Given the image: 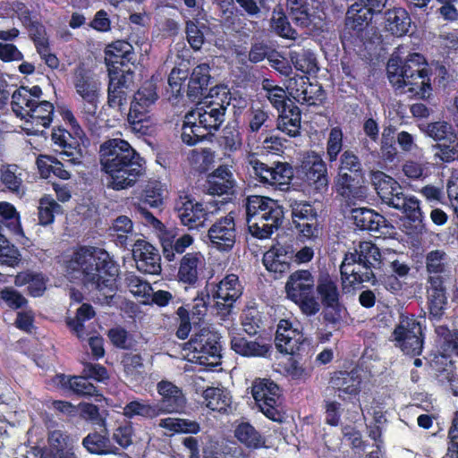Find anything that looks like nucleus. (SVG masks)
<instances>
[{
    "label": "nucleus",
    "instance_id": "f257e3e1",
    "mask_svg": "<svg viewBox=\"0 0 458 458\" xmlns=\"http://www.w3.org/2000/svg\"><path fill=\"white\" fill-rule=\"evenodd\" d=\"M81 270L84 284L95 291L93 301L113 306L118 291L119 266L100 248L81 246L72 255L70 267Z\"/></svg>",
    "mask_w": 458,
    "mask_h": 458
},
{
    "label": "nucleus",
    "instance_id": "f03ea898",
    "mask_svg": "<svg viewBox=\"0 0 458 458\" xmlns=\"http://www.w3.org/2000/svg\"><path fill=\"white\" fill-rule=\"evenodd\" d=\"M371 181L382 202L405 215L404 226L410 234L422 235L427 232L420 201L416 197L405 195L401 185L384 172H373Z\"/></svg>",
    "mask_w": 458,
    "mask_h": 458
},
{
    "label": "nucleus",
    "instance_id": "7ed1b4c3",
    "mask_svg": "<svg viewBox=\"0 0 458 458\" xmlns=\"http://www.w3.org/2000/svg\"><path fill=\"white\" fill-rule=\"evenodd\" d=\"M386 71L389 81L396 88H406V92L418 98L427 99L430 97L431 72L421 54H410L405 60L391 58Z\"/></svg>",
    "mask_w": 458,
    "mask_h": 458
},
{
    "label": "nucleus",
    "instance_id": "20e7f679",
    "mask_svg": "<svg viewBox=\"0 0 458 458\" xmlns=\"http://www.w3.org/2000/svg\"><path fill=\"white\" fill-rule=\"evenodd\" d=\"M380 262V250L371 242H360L353 252H346L340 266L344 293L359 289L362 283L375 281L373 268Z\"/></svg>",
    "mask_w": 458,
    "mask_h": 458
},
{
    "label": "nucleus",
    "instance_id": "39448f33",
    "mask_svg": "<svg viewBox=\"0 0 458 458\" xmlns=\"http://www.w3.org/2000/svg\"><path fill=\"white\" fill-rule=\"evenodd\" d=\"M211 80L208 64L197 65L190 73L188 69L174 67L168 76L167 99L178 105L186 96L191 102L200 100L207 93Z\"/></svg>",
    "mask_w": 458,
    "mask_h": 458
},
{
    "label": "nucleus",
    "instance_id": "423d86ee",
    "mask_svg": "<svg viewBox=\"0 0 458 458\" xmlns=\"http://www.w3.org/2000/svg\"><path fill=\"white\" fill-rule=\"evenodd\" d=\"M284 211L278 202L269 197L251 195L246 200L248 229L258 239L269 238L283 223Z\"/></svg>",
    "mask_w": 458,
    "mask_h": 458
},
{
    "label": "nucleus",
    "instance_id": "0eeeda50",
    "mask_svg": "<svg viewBox=\"0 0 458 458\" xmlns=\"http://www.w3.org/2000/svg\"><path fill=\"white\" fill-rule=\"evenodd\" d=\"M225 120V112L206 102L199 103L194 111L186 114L181 139L184 144L194 146L217 131Z\"/></svg>",
    "mask_w": 458,
    "mask_h": 458
},
{
    "label": "nucleus",
    "instance_id": "6e6552de",
    "mask_svg": "<svg viewBox=\"0 0 458 458\" xmlns=\"http://www.w3.org/2000/svg\"><path fill=\"white\" fill-rule=\"evenodd\" d=\"M72 83L75 92L82 99L81 113L89 130L97 125V112L101 92V83L96 74L84 64H78L72 73Z\"/></svg>",
    "mask_w": 458,
    "mask_h": 458
},
{
    "label": "nucleus",
    "instance_id": "1a4fd4ad",
    "mask_svg": "<svg viewBox=\"0 0 458 458\" xmlns=\"http://www.w3.org/2000/svg\"><path fill=\"white\" fill-rule=\"evenodd\" d=\"M366 0L352 4L346 13L344 27L340 34L344 48L361 47L369 42L368 27L376 13H380Z\"/></svg>",
    "mask_w": 458,
    "mask_h": 458
},
{
    "label": "nucleus",
    "instance_id": "9d476101",
    "mask_svg": "<svg viewBox=\"0 0 458 458\" xmlns=\"http://www.w3.org/2000/svg\"><path fill=\"white\" fill-rule=\"evenodd\" d=\"M262 89L266 91V98L271 106L278 112L277 129L291 138L299 136L301 111L290 99L286 90L280 86L272 85L269 80L262 82Z\"/></svg>",
    "mask_w": 458,
    "mask_h": 458
},
{
    "label": "nucleus",
    "instance_id": "9b49d317",
    "mask_svg": "<svg viewBox=\"0 0 458 458\" xmlns=\"http://www.w3.org/2000/svg\"><path fill=\"white\" fill-rule=\"evenodd\" d=\"M315 276L309 269H298L291 273L284 286L286 298L308 317L316 315L320 310V304L315 297Z\"/></svg>",
    "mask_w": 458,
    "mask_h": 458
},
{
    "label": "nucleus",
    "instance_id": "f8f14e48",
    "mask_svg": "<svg viewBox=\"0 0 458 458\" xmlns=\"http://www.w3.org/2000/svg\"><path fill=\"white\" fill-rule=\"evenodd\" d=\"M207 299L212 298L213 309L224 319L234 308L235 302L242 296L244 287L236 274L225 275L218 283L207 282Z\"/></svg>",
    "mask_w": 458,
    "mask_h": 458
},
{
    "label": "nucleus",
    "instance_id": "ddd939ff",
    "mask_svg": "<svg viewBox=\"0 0 458 458\" xmlns=\"http://www.w3.org/2000/svg\"><path fill=\"white\" fill-rule=\"evenodd\" d=\"M424 329L420 319L414 314H401L389 339L404 354L419 356L423 350Z\"/></svg>",
    "mask_w": 458,
    "mask_h": 458
},
{
    "label": "nucleus",
    "instance_id": "4468645a",
    "mask_svg": "<svg viewBox=\"0 0 458 458\" xmlns=\"http://www.w3.org/2000/svg\"><path fill=\"white\" fill-rule=\"evenodd\" d=\"M62 117L72 132L62 127H55L52 131V140L63 148L61 151L63 159H64V156H66L69 157L66 160L71 164L81 165L83 157L81 140L85 136L84 131L70 109L63 110Z\"/></svg>",
    "mask_w": 458,
    "mask_h": 458
},
{
    "label": "nucleus",
    "instance_id": "2eb2a0df",
    "mask_svg": "<svg viewBox=\"0 0 458 458\" xmlns=\"http://www.w3.org/2000/svg\"><path fill=\"white\" fill-rule=\"evenodd\" d=\"M326 160L332 165L339 158L338 174L363 175L359 157L351 149L344 150V132L340 126L330 129L326 142Z\"/></svg>",
    "mask_w": 458,
    "mask_h": 458
},
{
    "label": "nucleus",
    "instance_id": "dca6fc26",
    "mask_svg": "<svg viewBox=\"0 0 458 458\" xmlns=\"http://www.w3.org/2000/svg\"><path fill=\"white\" fill-rule=\"evenodd\" d=\"M251 394L260 411L269 420L282 422V391L270 378H256L251 386Z\"/></svg>",
    "mask_w": 458,
    "mask_h": 458
},
{
    "label": "nucleus",
    "instance_id": "f3484780",
    "mask_svg": "<svg viewBox=\"0 0 458 458\" xmlns=\"http://www.w3.org/2000/svg\"><path fill=\"white\" fill-rule=\"evenodd\" d=\"M219 209L217 202L196 201L191 195L180 196L175 203V211L182 225L191 229L203 227L210 216Z\"/></svg>",
    "mask_w": 458,
    "mask_h": 458
},
{
    "label": "nucleus",
    "instance_id": "a211bd4d",
    "mask_svg": "<svg viewBox=\"0 0 458 458\" xmlns=\"http://www.w3.org/2000/svg\"><path fill=\"white\" fill-rule=\"evenodd\" d=\"M292 225L298 239L305 242L318 238L319 224L316 208L305 200L290 199Z\"/></svg>",
    "mask_w": 458,
    "mask_h": 458
},
{
    "label": "nucleus",
    "instance_id": "6ab92c4d",
    "mask_svg": "<svg viewBox=\"0 0 458 458\" xmlns=\"http://www.w3.org/2000/svg\"><path fill=\"white\" fill-rule=\"evenodd\" d=\"M105 173L109 175L107 186L114 191L132 187L145 173V160L139 153L122 163H113Z\"/></svg>",
    "mask_w": 458,
    "mask_h": 458
},
{
    "label": "nucleus",
    "instance_id": "aec40b11",
    "mask_svg": "<svg viewBox=\"0 0 458 458\" xmlns=\"http://www.w3.org/2000/svg\"><path fill=\"white\" fill-rule=\"evenodd\" d=\"M298 173L315 191L319 193L327 191L329 185L327 166L320 154L313 150L308 151L302 157Z\"/></svg>",
    "mask_w": 458,
    "mask_h": 458
},
{
    "label": "nucleus",
    "instance_id": "412c9836",
    "mask_svg": "<svg viewBox=\"0 0 458 458\" xmlns=\"http://www.w3.org/2000/svg\"><path fill=\"white\" fill-rule=\"evenodd\" d=\"M184 349L195 353L194 358L199 360V363L213 364L214 361H209L210 358L214 360L221 358L220 335L209 328L203 327L185 343Z\"/></svg>",
    "mask_w": 458,
    "mask_h": 458
},
{
    "label": "nucleus",
    "instance_id": "4be33fe9",
    "mask_svg": "<svg viewBox=\"0 0 458 458\" xmlns=\"http://www.w3.org/2000/svg\"><path fill=\"white\" fill-rule=\"evenodd\" d=\"M328 383L342 402L352 403L361 410L360 403L361 380L354 371H334Z\"/></svg>",
    "mask_w": 458,
    "mask_h": 458
},
{
    "label": "nucleus",
    "instance_id": "5701e85b",
    "mask_svg": "<svg viewBox=\"0 0 458 458\" xmlns=\"http://www.w3.org/2000/svg\"><path fill=\"white\" fill-rule=\"evenodd\" d=\"M426 298L428 319L433 324L439 322L448 305L446 282L437 277L427 279Z\"/></svg>",
    "mask_w": 458,
    "mask_h": 458
},
{
    "label": "nucleus",
    "instance_id": "b1692460",
    "mask_svg": "<svg viewBox=\"0 0 458 458\" xmlns=\"http://www.w3.org/2000/svg\"><path fill=\"white\" fill-rule=\"evenodd\" d=\"M158 95L157 85L152 81L144 82L135 93L128 113V121L131 124L141 123L148 120L149 107L157 101Z\"/></svg>",
    "mask_w": 458,
    "mask_h": 458
},
{
    "label": "nucleus",
    "instance_id": "393cba45",
    "mask_svg": "<svg viewBox=\"0 0 458 458\" xmlns=\"http://www.w3.org/2000/svg\"><path fill=\"white\" fill-rule=\"evenodd\" d=\"M158 95L157 85L152 81L144 82L135 93L128 113V121L131 124L141 123L148 120L149 107L157 101Z\"/></svg>",
    "mask_w": 458,
    "mask_h": 458
},
{
    "label": "nucleus",
    "instance_id": "a878e982",
    "mask_svg": "<svg viewBox=\"0 0 458 458\" xmlns=\"http://www.w3.org/2000/svg\"><path fill=\"white\" fill-rule=\"evenodd\" d=\"M292 255V244L276 243L263 254L262 264L267 272L274 275L276 279L281 278L291 270Z\"/></svg>",
    "mask_w": 458,
    "mask_h": 458
},
{
    "label": "nucleus",
    "instance_id": "bb28decb",
    "mask_svg": "<svg viewBox=\"0 0 458 458\" xmlns=\"http://www.w3.org/2000/svg\"><path fill=\"white\" fill-rule=\"evenodd\" d=\"M138 152L123 139L114 138L104 141L99 147V157L104 172L112 168L113 163H122Z\"/></svg>",
    "mask_w": 458,
    "mask_h": 458
},
{
    "label": "nucleus",
    "instance_id": "cd10ccee",
    "mask_svg": "<svg viewBox=\"0 0 458 458\" xmlns=\"http://www.w3.org/2000/svg\"><path fill=\"white\" fill-rule=\"evenodd\" d=\"M132 256L139 271L149 275L160 274L161 256L158 250L148 242L143 239L136 240L132 248Z\"/></svg>",
    "mask_w": 458,
    "mask_h": 458
},
{
    "label": "nucleus",
    "instance_id": "c85d7f7f",
    "mask_svg": "<svg viewBox=\"0 0 458 458\" xmlns=\"http://www.w3.org/2000/svg\"><path fill=\"white\" fill-rule=\"evenodd\" d=\"M236 182L226 165H220L206 176L203 190L212 196H230L235 192Z\"/></svg>",
    "mask_w": 458,
    "mask_h": 458
},
{
    "label": "nucleus",
    "instance_id": "c756f323",
    "mask_svg": "<svg viewBox=\"0 0 458 458\" xmlns=\"http://www.w3.org/2000/svg\"><path fill=\"white\" fill-rule=\"evenodd\" d=\"M157 391L161 396L158 408L161 414L182 413L187 403L182 390L168 380H161L157 385Z\"/></svg>",
    "mask_w": 458,
    "mask_h": 458
},
{
    "label": "nucleus",
    "instance_id": "7c9ffc66",
    "mask_svg": "<svg viewBox=\"0 0 458 458\" xmlns=\"http://www.w3.org/2000/svg\"><path fill=\"white\" fill-rule=\"evenodd\" d=\"M109 83L107 89V105L111 108L122 111L127 102V92L133 78V72L126 70L119 72L109 71Z\"/></svg>",
    "mask_w": 458,
    "mask_h": 458
},
{
    "label": "nucleus",
    "instance_id": "2f4dec72",
    "mask_svg": "<svg viewBox=\"0 0 458 458\" xmlns=\"http://www.w3.org/2000/svg\"><path fill=\"white\" fill-rule=\"evenodd\" d=\"M134 52L132 46L124 40H117L109 45L105 51V62L107 71L123 72L131 71L130 64H133Z\"/></svg>",
    "mask_w": 458,
    "mask_h": 458
},
{
    "label": "nucleus",
    "instance_id": "473e14b6",
    "mask_svg": "<svg viewBox=\"0 0 458 458\" xmlns=\"http://www.w3.org/2000/svg\"><path fill=\"white\" fill-rule=\"evenodd\" d=\"M211 243L219 250H230L236 239L233 216L227 215L216 221L208 231Z\"/></svg>",
    "mask_w": 458,
    "mask_h": 458
},
{
    "label": "nucleus",
    "instance_id": "72a5a7b5",
    "mask_svg": "<svg viewBox=\"0 0 458 458\" xmlns=\"http://www.w3.org/2000/svg\"><path fill=\"white\" fill-rule=\"evenodd\" d=\"M205 266V257L200 251L184 254L180 259L177 272L178 281L190 286H195Z\"/></svg>",
    "mask_w": 458,
    "mask_h": 458
},
{
    "label": "nucleus",
    "instance_id": "f704fd0d",
    "mask_svg": "<svg viewBox=\"0 0 458 458\" xmlns=\"http://www.w3.org/2000/svg\"><path fill=\"white\" fill-rule=\"evenodd\" d=\"M230 346L236 354L242 357L268 358L271 355L270 344L250 340L240 332L230 335Z\"/></svg>",
    "mask_w": 458,
    "mask_h": 458
},
{
    "label": "nucleus",
    "instance_id": "c9c22d12",
    "mask_svg": "<svg viewBox=\"0 0 458 458\" xmlns=\"http://www.w3.org/2000/svg\"><path fill=\"white\" fill-rule=\"evenodd\" d=\"M438 383L449 386L454 396H458V375L455 372V363L447 353L435 355L431 361Z\"/></svg>",
    "mask_w": 458,
    "mask_h": 458
},
{
    "label": "nucleus",
    "instance_id": "e433bc0d",
    "mask_svg": "<svg viewBox=\"0 0 458 458\" xmlns=\"http://www.w3.org/2000/svg\"><path fill=\"white\" fill-rule=\"evenodd\" d=\"M158 239L162 247L163 257L167 261H174L177 254L184 253L194 241L193 237L187 233L176 238L175 232L169 229L164 230Z\"/></svg>",
    "mask_w": 458,
    "mask_h": 458
},
{
    "label": "nucleus",
    "instance_id": "4c0bfd02",
    "mask_svg": "<svg viewBox=\"0 0 458 458\" xmlns=\"http://www.w3.org/2000/svg\"><path fill=\"white\" fill-rule=\"evenodd\" d=\"M362 175L348 173L338 174L335 180L336 192L347 201L363 200L367 197V187L360 184Z\"/></svg>",
    "mask_w": 458,
    "mask_h": 458
},
{
    "label": "nucleus",
    "instance_id": "58836bf2",
    "mask_svg": "<svg viewBox=\"0 0 458 458\" xmlns=\"http://www.w3.org/2000/svg\"><path fill=\"white\" fill-rule=\"evenodd\" d=\"M59 157L60 159L48 155H39L38 157L36 163L42 178L47 179L51 174L62 180H69L71 178V173L67 170V167L74 165L65 160L69 159L66 156H64V159H63L61 153Z\"/></svg>",
    "mask_w": 458,
    "mask_h": 458
},
{
    "label": "nucleus",
    "instance_id": "ea45409f",
    "mask_svg": "<svg viewBox=\"0 0 458 458\" xmlns=\"http://www.w3.org/2000/svg\"><path fill=\"white\" fill-rule=\"evenodd\" d=\"M41 96L42 89L38 85L32 88L21 86L12 95V109L17 116L26 117L29 108L33 107Z\"/></svg>",
    "mask_w": 458,
    "mask_h": 458
},
{
    "label": "nucleus",
    "instance_id": "a19ab883",
    "mask_svg": "<svg viewBox=\"0 0 458 458\" xmlns=\"http://www.w3.org/2000/svg\"><path fill=\"white\" fill-rule=\"evenodd\" d=\"M290 95L300 104L307 106H321L326 99V92L318 83H311L309 78L301 79V84L292 89Z\"/></svg>",
    "mask_w": 458,
    "mask_h": 458
},
{
    "label": "nucleus",
    "instance_id": "79ce46f5",
    "mask_svg": "<svg viewBox=\"0 0 458 458\" xmlns=\"http://www.w3.org/2000/svg\"><path fill=\"white\" fill-rule=\"evenodd\" d=\"M385 29L393 36L403 37L409 32L411 20L409 13L401 7H394L385 13Z\"/></svg>",
    "mask_w": 458,
    "mask_h": 458
},
{
    "label": "nucleus",
    "instance_id": "37998d69",
    "mask_svg": "<svg viewBox=\"0 0 458 458\" xmlns=\"http://www.w3.org/2000/svg\"><path fill=\"white\" fill-rule=\"evenodd\" d=\"M425 267L428 273V278H440L446 282L449 277L448 256L443 250H434L428 251L425 256Z\"/></svg>",
    "mask_w": 458,
    "mask_h": 458
},
{
    "label": "nucleus",
    "instance_id": "c03bdc74",
    "mask_svg": "<svg viewBox=\"0 0 458 458\" xmlns=\"http://www.w3.org/2000/svg\"><path fill=\"white\" fill-rule=\"evenodd\" d=\"M302 337V332L293 327L290 319L282 318L276 325L275 345L280 353H289V346L295 340Z\"/></svg>",
    "mask_w": 458,
    "mask_h": 458
},
{
    "label": "nucleus",
    "instance_id": "a18cd8bd",
    "mask_svg": "<svg viewBox=\"0 0 458 458\" xmlns=\"http://www.w3.org/2000/svg\"><path fill=\"white\" fill-rule=\"evenodd\" d=\"M354 225L362 231L378 232L386 224V218L369 208H356L351 211Z\"/></svg>",
    "mask_w": 458,
    "mask_h": 458
},
{
    "label": "nucleus",
    "instance_id": "49530a36",
    "mask_svg": "<svg viewBox=\"0 0 458 458\" xmlns=\"http://www.w3.org/2000/svg\"><path fill=\"white\" fill-rule=\"evenodd\" d=\"M83 447L92 454H120V448L111 443L107 436L94 431L82 439Z\"/></svg>",
    "mask_w": 458,
    "mask_h": 458
},
{
    "label": "nucleus",
    "instance_id": "de8ad7c7",
    "mask_svg": "<svg viewBox=\"0 0 458 458\" xmlns=\"http://www.w3.org/2000/svg\"><path fill=\"white\" fill-rule=\"evenodd\" d=\"M268 318L256 308H249L241 316V324L243 331L249 336H254L266 331Z\"/></svg>",
    "mask_w": 458,
    "mask_h": 458
},
{
    "label": "nucleus",
    "instance_id": "09e8293b",
    "mask_svg": "<svg viewBox=\"0 0 458 458\" xmlns=\"http://www.w3.org/2000/svg\"><path fill=\"white\" fill-rule=\"evenodd\" d=\"M435 333L441 353L458 356V329H451L446 325H435Z\"/></svg>",
    "mask_w": 458,
    "mask_h": 458
},
{
    "label": "nucleus",
    "instance_id": "8fccbe9b",
    "mask_svg": "<svg viewBox=\"0 0 458 458\" xmlns=\"http://www.w3.org/2000/svg\"><path fill=\"white\" fill-rule=\"evenodd\" d=\"M54 105L47 100H38L33 107L29 108L28 121L36 126L47 128L53 121Z\"/></svg>",
    "mask_w": 458,
    "mask_h": 458
},
{
    "label": "nucleus",
    "instance_id": "3c124183",
    "mask_svg": "<svg viewBox=\"0 0 458 458\" xmlns=\"http://www.w3.org/2000/svg\"><path fill=\"white\" fill-rule=\"evenodd\" d=\"M63 212V208L51 195L45 194L39 199L38 207V224L43 226L52 225L55 215Z\"/></svg>",
    "mask_w": 458,
    "mask_h": 458
},
{
    "label": "nucleus",
    "instance_id": "603ef678",
    "mask_svg": "<svg viewBox=\"0 0 458 458\" xmlns=\"http://www.w3.org/2000/svg\"><path fill=\"white\" fill-rule=\"evenodd\" d=\"M236 439L248 448L258 449L264 441L261 435L250 422H241L234 429Z\"/></svg>",
    "mask_w": 458,
    "mask_h": 458
},
{
    "label": "nucleus",
    "instance_id": "864d4df0",
    "mask_svg": "<svg viewBox=\"0 0 458 458\" xmlns=\"http://www.w3.org/2000/svg\"><path fill=\"white\" fill-rule=\"evenodd\" d=\"M290 59L294 68L304 74L316 73L318 71L317 58L310 49L291 51Z\"/></svg>",
    "mask_w": 458,
    "mask_h": 458
},
{
    "label": "nucleus",
    "instance_id": "5fc2aeb1",
    "mask_svg": "<svg viewBox=\"0 0 458 458\" xmlns=\"http://www.w3.org/2000/svg\"><path fill=\"white\" fill-rule=\"evenodd\" d=\"M159 411L158 404H150L142 401L133 400L123 407V414L130 420L136 416L154 419L160 415Z\"/></svg>",
    "mask_w": 458,
    "mask_h": 458
},
{
    "label": "nucleus",
    "instance_id": "6e6d98bb",
    "mask_svg": "<svg viewBox=\"0 0 458 458\" xmlns=\"http://www.w3.org/2000/svg\"><path fill=\"white\" fill-rule=\"evenodd\" d=\"M158 426L177 434H198L200 431L199 424L189 419L168 417L160 420Z\"/></svg>",
    "mask_w": 458,
    "mask_h": 458
},
{
    "label": "nucleus",
    "instance_id": "4d7b16f0",
    "mask_svg": "<svg viewBox=\"0 0 458 458\" xmlns=\"http://www.w3.org/2000/svg\"><path fill=\"white\" fill-rule=\"evenodd\" d=\"M202 98L203 102L226 113L232 101V93L226 85L220 84L210 88Z\"/></svg>",
    "mask_w": 458,
    "mask_h": 458
},
{
    "label": "nucleus",
    "instance_id": "13d9d810",
    "mask_svg": "<svg viewBox=\"0 0 458 458\" xmlns=\"http://www.w3.org/2000/svg\"><path fill=\"white\" fill-rule=\"evenodd\" d=\"M315 289L323 306H336L341 303L337 284L328 276L320 278Z\"/></svg>",
    "mask_w": 458,
    "mask_h": 458
},
{
    "label": "nucleus",
    "instance_id": "bf43d9fd",
    "mask_svg": "<svg viewBox=\"0 0 458 458\" xmlns=\"http://www.w3.org/2000/svg\"><path fill=\"white\" fill-rule=\"evenodd\" d=\"M434 160L437 164H449L458 160V135L445 142H437L432 146Z\"/></svg>",
    "mask_w": 458,
    "mask_h": 458
},
{
    "label": "nucleus",
    "instance_id": "052dcab7",
    "mask_svg": "<svg viewBox=\"0 0 458 458\" xmlns=\"http://www.w3.org/2000/svg\"><path fill=\"white\" fill-rule=\"evenodd\" d=\"M289 353L296 360L302 361V365H310L316 352V345L311 339L304 337L295 340L289 346Z\"/></svg>",
    "mask_w": 458,
    "mask_h": 458
},
{
    "label": "nucleus",
    "instance_id": "680f3d73",
    "mask_svg": "<svg viewBox=\"0 0 458 458\" xmlns=\"http://www.w3.org/2000/svg\"><path fill=\"white\" fill-rule=\"evenodd\" d=\"M95 316L96 311L92 305L89 303H82L78 308L75 317L67 321V326L79 338H81L85 331L84 323L92 319Z\"/></svg>",
    "mask_w": 458,
    "mask_h": 458
},
{
    "label": "nucleus",
    "instance_id": "e2e57ef3",
    "mask_svg": "<svg viewBox=\"0 0 458 458\" xmlns=\"http://www.w3.org/2000/svg\"><path fill=\"white\" fill-rule=\"evenodd\" d=\"M163 193L164 190L160 182H148L141 194L139 204L156 208H161L164 205Z\"/></svg>",
    "mask_w": 458,
    "mask_h": 458
},
{
    "label": "nucleus",
    "instance_id": "0e129e2a",
    "mask_svg": "<svg viewBox=\"0 0 458 458\" xmlns=\"http://www.w3.org/2000/svg\"><path fill=\"white\" fill-rule=\"evenodd\" d=\"M270 177V185L278 186L281 190L288 188L293 177V166L287 162H274Z\"/></svg>",
    "mask_w": 458,
    "mask_h": 458
},
{
    "label": "nucleus",
    "instance_id": "69168bd1",
    "mask_svg": "<svg viewBox=\"0 0 458 458\" xmlns=\"http://www.w3.org/2000/svg\"><path fill=\"white\" fill-rule=\"evenodd\" d=\"M212 298L207 299L206 289L201 290L193 300V304L189 310L190 317L194 326L199 325L204 321L208 307L213 309Z\"/></svg>",
    "mask_w": 458,
    "mask_h": 458
},
{
    "label": "nucleus",
    "instance_id": "338daca9",
    "mask_svg": "<svg viewBox=\"0 0 458 458\" xmlns=\"http://www.w3.org/2000/svg\"><path fill=\"white\" fill-rule=\"evenodd\" d=\"M426 132L437 142H445L458 135L453 125L445 121H437L428 123Z\"/></svg>",
    "mask_w": 458,
    "mask_h": 458
},
{
    "label": "nucleus",
    "instance_id": "774afa93",
    "mask_svg": "<svg viewBox=\"0 0 458 458\" xmlns=\"http://www.w3.org/2000/svg\"><path fill=\"white\" fill-rule=\"evenodd\" d=\"M204 398L207 407L214 411L226 412L231 404L230 398L218 388H207L204 391Z\"/></svg>",
    "mask_w": 458,
    "mask_h": 458
}]
</instances>
